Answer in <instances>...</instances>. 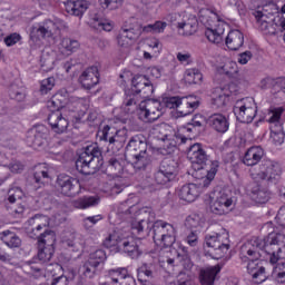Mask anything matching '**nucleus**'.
Here are the masks:
<instances>
[{
  "mask_svg": "<svg viewBox=\"0 0 285 285\" xmlns=\"http://www.w3.org/2000/svg\"><path fill=\"white\" fill-rule=\"evenodd\" d=\"M199 22L197 21V17L189 16L188 18L183 19V21L177 23V29L179 35L184 37H190L197 32V28Z\"/></svg>",
  "mask_w": 285,
  "mask_h": 285,
  "instance_id": "obj_28",
  "label": "nucleus"
},
{
  "mask_svg": "<svg viewBox=\"0 0 285 285\" xmlns=\"http://www.w3.org/2000/svg\"><path fill=\"white\" fill-rule=\"evenodd\" d=\"M284 127H271V139L275 146H282L284 144Z\"/></svg>",
  "mask_w": 285,
  "mask_h": 285,
  "instance_id": "obj_45",
  "label": "nucleus"
},
{
  "mask_svg": "<svg viewBox=\"0 0 285 285\" xmlns=\"http://www.w3.org/2000/svg\"><path fill=\"white\" fill-rule=\"evenodd\" d=\"M222 273V265L217 264L204 269H200L199 279L202 285H214L217 275Z\"/></svg>",
  "mask_w": 285,
  "mask_h": 285,
  "instance_id": "obj_30",
  "label": "nucleus"
},
{
  "mask_svg": "<svg viewBox=\"0 0 285 285\" xmlns=\"http://www.w3.org/2000/svg\"><path fill=\"white\" fill-rule=\"evenodd\" d=\"M265 155L264 148L259 146L249 147L243 157V164L245 166H257L259 161L261 164L264 161Z\"/></svg>",
  "mask_w": 285,
  "mask_h": 285,
  "instance_id": "obj_25",
  "label": "nucleus"
},
{
  "mask_svg": "<svg viewBox=\"0 0 285 285\" xmlns=\"http://www.w3.org/2000/svg\"><path fill=\"white\" fill-rule=\"evenodd\" d=\"M78 83L85 90H92L99 83V69L97 67H89L78 78Z\"/></svg>",
  "mask_w": 285,
  "mask_h": 285,
  "instance_id": "obj_20",
  "label": "nucleus"
},
{
  "mask_svg": "<svg viewBox=\"0 0 285 285\" xmlns=\"http://www.w3.org/2000/svg\"><path fill=\"white\" fill-rule=\"evenodd\" d=\"M107 259H108V255L106 254V250L97 249L92 252L89 255L88 261L82 265V273L85 277L92 279V277H95L98 273L97 268H99L101 264H106Z\"/></svg>",
  "mask_w": 285,
  "mask_h": 285,
  "instance_id": "obj_13",
  "label": "nucleus"
},
{
  "mask_svg": "<svg viewBox=\"0 0 285 285\" xmlns=\"http://www.w3.org/2000/svg\"><path fill=\"white\" fill-rule=\"evenodd\" d=\"M8 168L11 173L14 175L21 174L22 170H24L26 165L21 160H12L9 165Z\"/></svg>",
  "mask_w": 285,
  "mask_h": 285,
  "instance_id": "obj_57",
  "label": "nucleus"
},
{
  "mask_svg": "<svg viewBox=\"0 0 285 285\" xmlns=\"http://www.w3.org/2000/svg\"><path fill=\"white\" fill-rule=\"evenodd\" d=\"M233 88H235V83L217 88L216 96L212 98V106L215 108H224V106H226V101H228V97L233 95Z\"/></svg>",
  "mask_w": 285,
  "mask_h": 285,
  "instance_id": "obj_26",
  "label": "nucleus"
},
{
  "mask_svg": "<svg viewBox=\"0 0 285 285\" xmlns=\"http://www.w3.org/2000/svg\"><path fill=\"white\" fill-rule=\"evenodd\" d=\"M205 245L209 248L206 255L212 259H223L230 250V234L226 229L218 233L207 234L205 236Z\"/></svg>",
  "mask_w": 285,
  "mask_h": 285,
  "instance_id": "obj_8",
  "label": "nucleus"
},
{
  "mask_svg": "<svg viewBox=\"0 0 285 285\" xmlns=\"http://www.w3.org/2000/svg\"><path fill=\"white\" fill-rule=\"evenodd\" d=\"M150 233L154 242H159L161 244V237L164 233V220H157L154 223V220L150 224Z\"/></svg>",
  "mask_w": 285,
  "mask_h": 285,
  "instance_id": "obj_44",
  "label": "nucleus"
},
{
  "mask_svg": "<svg viewBox=\"0 0 285 285\" xmlns=\"http://www.w3.org/2000/svg\"><path fill=\"white\" fill-rule=\"evenodd\" d=\"M282 175V167L279 164L271 160V159H263L262 164L259 165V179L263 181H268L269 184H277Z\"/></svg>",
  "mask_w": 285,
  "mask_h": 285,
  "instance_id": "obj_15",
  "label": "nucleus"
},
{
  "mask_svg": "<svg viewBox=\"0 0 285 285\" xmlns=\"http://www.w3.org/2000/svg\"><path fill=\"white\" fill-rule=\"evenodd\" d=\"M178 197L183 199V202L193 204V202L199 197V187L197 184H186L179 189Z\"/></svg>",
  "mask_w": 285,
  "mask_h": 285,
  "instance_id": "obj_32",
  "label": "nucleus"
},
{
  "mask_svg": "<svg viewBox=\"0 0 285 285\" xmlns=\"http://www.w3.org/2000/svg\"><path fill=\"white\" fill-rule=\"evenodd\" d=\"M55 88V77H49L41 81L40 83V92L41 95H48L50 90Z\"/></svg>",
  "mask_w": 285,
  "mask_h": 285,
  "instance_id": "obj_55",
  "label": "nucleus"
},
{
  "mask_svg": "<svg viewBox=\"0 0 285 285\" xmlns=\"http://www.w3.org/2000/svg\"><path fill=\"white\" fill-rule=\"evenodd\" d=\"M206 124L213 128L216 132L224 135V132H228V128H230V122L228 121V117L223 114H213L206 119Z\"/></svg>",
  "mask_w": 285,
  "mask_h": 285,
  "instance_id": "obj_23",
  "label": "nucleus"
},
{
  "mask_svg": "<svg viewBox=\"0 0 285 285\" xmlns=\"http://www.w3.org/2000/svg\"><path fill=\"white\" fill-rule=\"evenodd\" d=\"M185 83L189 86L202 83L204 81V75L197 68L187 69L184 75Z\"/></svg>",
  "mask_w": 285,
  "mask_h": 285,
  "instance_id": "obj_36",
  "label": "nucleus"
},
{
  "mask_svg": "<svg viewBox=\"0 0 285 285\" xmlns=\"http://www.w3.org/2000/svg\"><path fill=\"white\" fill-rule=\"evenodd\" d=\"M155 86L146 75H136L131 79V89L125 91L121 109L126 115H135L139 110L141 99H150Z\"/></svg>",
  "mask_w": 285,
  "mask_h": 285,
  "instance_id": "obj_2",
  "label": "nucleus"
},
{
  "mask_svg": "<svg viewBox=\"0 0 285 285\" xmlns=\"http://www.w3.org/2000/svg\"><path fill=\"white\" fill-rule=\"evenodd\" d=\"M138 37H141V24L137 22L129 26L125 24L117 36L118 46L120 48H130V43L137 41Z\"/></svg>",
  "mask_w": 285,
  "mask_h": 285,
  "instance_id": "obj_16",
  "label": "nucleus"
},
{
  "mask_svg": "<svg viewBox=\"0 0 285 285\" xmlns=\"http://www.w3.org/2000/svg\"><path fill=\"white\" fill-rule=\"evenodd\" d=\"M60 47L63 48L66 52H77L79 49V41L70 38H63L60 42Z\"/></svg>",
  "mask_w": 285,
  "mask_h": 285,
  "instance_id": "obj_50",
  "label": "nucleus"
},
{
  "mask_svg": "<svg viewBox=\"0 0 285 285\" xmlns=\"http://www.w3.org/2000/svg\"><path fill=\"white\" fill-rule=\"evenodd\" d=\"M163 109L169 108V110L177 109L179 117H188V115H193L197 108H199V100L194 98L193 96L188 97H166L163 98Z\"/></svg>",
  "mask_w": 285,
  "mask_h": 285,
  "instance_id": "obj_9",
  "label": "nucleus"
},
{
  "mask_svg": "<svg viewBox=\"0 0 285 285\" xmlns=\"http://www.w3.org/2000/svg\"><path fill=\"white\" fill-rule=\"evenodd\" d=\"M50 218L43 214H36L24 223V230L28 237L37 239L38 244H47L55 239V232L49 229Z\"/></svg>",
  "mask_w": 285,
  "mask_h": 285,
  "instance_id": "obj_7",
  "label": "nucleus"
},
{
  "mask_svg": "<svg viewBox=\"0 0 285 285\" xmlns=\"http://www.w3.org/2000/svg\"><path fill=\"white\" fill-rule=\"evenodd\" d=\"M21 39V35L14 32V33H10L9 36H7L4 38V43L6 46H8V48L12 47V46H17V43H19Z\"/></svg>",
  "mask_w": 285,
  "mask_h": 285,
  "instance_id": "obj_60",
  "label": "nucleus"
},
{
  "mask_svg": "<svg viewBox=\"0 0 285 285\" xmlns=\"http://www.w3.org/2000/svg\"><path fill=\"white\" fill-rule=\"evenodd\" d=\"M209 209L214 215H226L228 213V209L217 200L210 204Z\"/></svg>",
  "mask_w": 285,
  "mask_h": 285,
  "instance_id": "obj_56",
  "label": "nucleus"
},
{
  "mask_svg": "<svg viewBox=\"0 0 285 285\" xmlns=\"http://www.w3.org/2000/svg\"><path fill=\"white\" fill-rule=\"evenodd\" d=\"M102 8H108L109 10H117V8H120L121 3H124V0H99Z\"/></svg>",
  "mask_w": 285,
  "mask_h": 285,
  "instance_id": "obj_59",
  "label": "nucleus"
},
{
  "mask_svg": "<svg viewBox=\"0 0 285 285\" xmlns=\"http://www.w3.org/2000/svg\"><path fill=\"white\" fill-rule=\"evenodd\" d=\"M277 269L276 282L278 284H285V263H279Z\"/></svg>",
  "mask_w": 285,
  "mask_h": 285,
  "instance_id": "obj_63",
  "label": "nucleus"
},
{
  "mask_svg": "<svg viewBox=\"0 0 285 285\" xmlns=\"http://www.w3.org/2000/svg\"><path fill=\"white\" fill-rule=\"evenodd\" d=\"M225 43L229 50H239L244 46V33L237 29L229 31Z\"/></svg>",
  "mask_w": 285,
  "mask_h": 285,
  "instance_id": "obj_33",
  "label": "nucleus"
},
{
  "mask_svg": "<svg viewBox=\"0 0 285 285\" xmlns=\"http://www.w3.org/2000/svg\"><path fill=\"white\" fill-rule=\"evenodd\" d=\"M158 168H160L163 173H166V175L175 179V177H177V168H179V164L173 158H165L161 160Z\"/></svg>",
  "mask_w": 285,
  "mask_h": 285,
  "instance_id": "obj_35",
  "label": "nucleus"
},
{
  "mask_svg": "<svg viewBox=\"0 0 285 285\" xmlns=\"http://www.w3.org/2000/svg\"><path fill=\"white\" fill-rule=\"evenodd\" d=\"M129 164L136 170H146L153 164V156L148 153V142L142 135L131 137L126 146Z\"/></svg>",
  "mask_w": 285,
  "mask_h": 285,
  "instance_id": "obj_5",
  "label": "nucleus"
},
{
  "mask_svg": "<svg viewBox=\"0 0 285 285\" xmlns=\"http://www.w3.org/2000/svg\"><path fill=\"white\" fill-rule=\"evenodd\" d=\"M173 180H175V178L166 174L160 168H158V170L154 174V181L157 184V186H166V184H170Z\"/></svg>",
  "mask_w": 285,
  "mask_h": 285,
  "instance_id": "obj_46",
  "label": "nucleus"
},
{
  "mask_svg": "<svg viewBox=\"0 0 285 285\" xmlns=\"http://www.w3.org/2000/svg\"><path fill=\"white\" fill-rule=\"evenodd\" d=\"M204 121L206 119L202 115H196L193 119L191 122H189L187 126H193L194 129L197 130V128H203L204 127Z\"/></svg>",
  "mask_w": 285,
  "mask_h": 285,
  "instance_id": "obj_62",
  "label": "nucleus"
},
{
  "mask_svg": "<svg viewBox=\"0 0 285 285\" xmlns=\"http://www.w3.org/2000/svg\"><path fill=\"white\" fill-rule=\"evenodd\" d=\"M139 215L145 217L131 222V235L135 237H146L153 230L150 224L155 222V212L150 207H144L139 210Z\"/></svg>",
  "mask_w": 285,
  "mask_h": 285,
  "instance_id": "obj_10",
  "label": "nucleus"
},
{
  "mask_svg": "<svg viewBox=\"0 0 285 285\" xmlns=\"http://www.w3.org/2000/svg\"><path fill=\"white\" fill-rule=\"evenodd\" d=\"M205 37L210 41V43H222V41H224V28H207L205 30Z\"/></svg>",
  "mask_w": 285,
  "mask_h": 285,
  "instance_id": "obj_39",
  "label": "nucleus"
},
{
  "mask_svg": "<svg viewBox=\"0 0 285 285\" xmlns=\"http://www.w3.org/2000/svg\"><path fill=\"white\" fill-rule=\"evenodd\" d=\"M40 68L42 72H50L55 69V56L43 52L40 57Z\"/></svg>",
  "mask_w": 285,
  "mask_h": 285,
  "instance_id": "obj_43",
  "label": "nucleus"
},
{
  "mask_svg": "<svg viewBox=\"0 0 285 285\" xmlns=\"http://www.w3.org/2000/svg\"><path fill=\"white\" fill-rule=\"evenodd\" d=\"M161 140L165 141L164 150H166V155H173V153L177 150V146H179V144H186L188 138L179 134H176V135L165 134Z\"/></svg>",
  "mask_w": 285,
  "mask_h": 285,
  "instance_id": "obj_27",
  "label": "nucleus"
},
{
  "mask_svg": "<svg viewBox=\"0 0 285 285\" xmlns=\"http://www.w3.org/2000/svg\"><path fill=\"white\" fill-rule=\"evenodd\" d=\"M139 115L144 121H148L153 124V121H157L161 115H164V106L161 101L157 99H148L141 101L139 105Z\"/></svg>",
  "mask_w": 285,
  "mask_h": 285,
  "instance_id": "obj_12",
  "label": "nucleus"
},
{
  "mask_svg": "<svg viewBox=\"0 0 285 285\" xmlns=\"http://www.w3.org/2000/svg\"><path fill=\"white\" fill-rule=\"evenodd\" d=\"M121 239H124V236L119 232H115L114 234H109L102 244L105 248H112V246H118L119 248Z\"/></svg>",
  "mask_w": 285,
  "mask_h": 285,
  "instance_id": "obj_47",
  "label": "nucleus"
},
{
  "mask_svg": "<svg viewBox=\"0 0 285 285\" xmlns=\"http://www.w3.org/2000/svg\"><path fill=\"white\" fill-rule=\"evenodd\" d=\"M262 253L267 255L272 264H277L279 259H285V235L282 233H271L264 238L254 237L240 247L242 262H248L247 273L255 284H263L268 279L264 262L259 261Z\"/></svg>",
  "mask_w": 285,
  "mask_h": 285,
  "instance_id": "obj_1",
  "label": "nucleus"
},
{
  "mask_svg": "<svg viewBox=\"0 0 285 285\" xmlns=\"http://www.w3.org/2000/svg\"><path fill=\"white\" fill-rule=\"evenodd\" d=\"M2 242L8 246L9 248H19L21 246V238L17 236V234L7 230L2 233Z\"/></svg>",
  "mask_w": 285,
  "mask_h": 285,
  "instance_id": "obj_41",
  "label": "nucleus"
},
{
  "mask_svg": "<svg viewBox=\"0 0 285 285\" xmlns=\"http://www.w3.org/2000/svg\"><path fill=\"white\" fill-rule=\"evenodd\" d=\"M244 101H248V98L236 102L234 114L237 121H240V124H253V120L257 117V106L248 107Z\"/></svg>",
  "mask_w": 285,
  "mask_h": 285,
  "instance_id": "obj_18",
  "label": "nucleus"
},
{
  "mask_svg": "<svg viewBox=\"0 0 285 285\" xmlns=\"http://www.w3.org/2000/svg\"><path fill=\"white\" fill-rule=\"evenodd\" d=\"M56 188L63 197L72 198L81 193V183L68 174H60L56 180Z\"/></svg>",
  "mask_w": 285,
  "mask_h": 285,
  "instance_id": "obj_11",
  "label": "nucleus"
},
{
  "mask_svg": "<svg viewBox=\"0 0 285 285\" xmlns=\"http://www.w3.org/2000/svg\"><path fill=\"white\" fill-rule=\"evenodd\" d=\"M109 275H111L112 282L120 285H137V281L130 274H128L127 268L110 269Z\"/></svg>",
  "mask_w": 285,
  "mask_h": 285,
  "instance_id": "obj_29",
  "label": "nucleus"
},
{
  "mask_svg": "<svg viewBox=\"0 0 285 285\" xmlns=\"http://www.w3.org/2000/svg\"><path fill=\"white\" fill-rule=\"evenodd\" d=\"M259 22H261V30H268V32L275 33V31H271V28L274 30H277V27H275V23L273 22V18L271 20H266V14L259 12Z\"/></svg>",
  "mask_w": 285,
  "mask_h": 285,
  "instance_id": "obj_53",
  "label": "nucleus"
},
{
  "mask_svg": "<svg viewBox=\"0 0 285 285\" xmlns=\"http://www.w3.org/2000/svg\"><path fill=\"white\" fill-rule=\"evenodd\" d=\"M176 285H193L190 276L184 272H180L176 279Z\"/></svg>",
  "mask_w": 285,
  "mask_h": 285,
  "instance_id": "obj_61",
  "label": "nucleus"
},
{
  "mask_svg": "<svg viewBox=\"0 0 285 285\" xmlns=\"http://www.w3.org/2000/svg\"><path fill=\"white\" fill-rule=\"evenodd\" d=\"M186 228L193 230V228H199L202 226V216L199 214H190L185 220Z\"/></svg>",
  "mask_w": 285,
  "mask_h": 285,
  "instance_id": "obj_51",
  "label": "nucleus"
},
{
  "mask_svg": "<svg viewBox=\"0 0 285 285\" xmlns=\"http://www.w3.org/2000/svg\"><path fill=\"white\" fill-rule=\"evenodd\" d=\"M137 210H139V207L135 204H131L130 199H127L119 205L117 215L118 217H124L126 219L128 215H132L134 213H137Z\"/></svg>",
  "mask_w": 285,
  "mask_h": 285,
  "instance_id": "obj_40",
  "label": "nucleus"
},
{
  "mask_svg": "<svg viewBox=\"0 0 285 285\" xmlns=\"http://www.w3.org/2000/svg\"><path fill=\"white\" fill-rule=\"evenodd\" d=\"M46 139H48V129L43 125L33 126L26 135L27 146L35 149L41 148L46 144Z\"/></svg>",
  "mask_w": 285,
  "mask_h": 285,
  "instance_id": "obj_17",
  "label": "nucleus"
},
{
  "mask_svg": "<svg viewBox=\"0 0 285 285\" xmlns=\"http://www.w3.org/2000/svg\"><path fill=\"white\" fill-rule=\"evenodd\" d=\"M72 105L69 104L68 92L58 91L51 97L47 102V108H49L50 114L48 116L49 126L53 132L58 135H63L68 130L70 122L61 114L62 108H70Z\"/></svg>",
  "mask_w": 285,
  "mask_h": 285,
  "instance_id": "obj_4",
  "label": "nucleus"
},
{
  "mask_svg": "<svg viewBox=\"0 0 285 285\" xmlns=\"http://www.w3.org/2000/svg\"><path fill=\"white\" fill-rule=\"evenodd\" d=\"M50 175L48 173V168L46 167H39L35 173H33V180L36 184H46V179H49Z\"/></svg>",
  "mask_w": 285,
  "mask_h": 285,
  "instance_id": "obj_52",
  "label": "nucleus"
},
{
  "mask_svg": "<svg viewBox=\"0 0 285 285\" xmlns=\"http://www.w3.org/2000/svg\"><path fill=\"white\" fill-rule=\"evenodd\" d=\"M246 190L256 204H266L271 199V191L255 181L249 183Z\"/></svg>",
  "mask_w": 285,
  "mask_h": 285,
  "instance_id": "obj_21",
  "label": "nucleus"
},
{
  "mask_svg": "<svg viewBox=\"0 0 285 285\" xmlns=\"http://www.w3.org/2000/svg\"><path fill=\"white\" fill-rule=\"evenodd\" d=\"M176 242L175 227L166 222L163 223V237L160 244L164 248H170Z\"/></svg>",
  "mask_w": 285,
  "mask_h": 285,
  "instance_id": "obj_34",
  "label": "nucleus"
},
{
  "mask_svg": "<svg viewBox=\"0 0 285 285\" xmlns=\"http://www.w3.org/2000/svg\"><path fill=\"white\" fill-rule=\"evenodd\" d=\"M187 158L191 161L193 169L195 170V176L203 180L204 188H208L210 186V181L215 179L217 175V170L219 169V161H212L208 159V154L204 150L202 144L196 142L191 145L187 151Z\"/></svg>",
  "mask_w": 285,
  "mask_h": 285,
  "instance_id": "obj_3",
  "label": "nucleus"
},
{
  "mask_svg": "<svg viewBox=\"0 0 285 285\" xmlns=\"http://www.w3.org/2000/svg\"><path fill=\"white\" fill-rule=\"evenodd\" d=\"M216 202L226 207L228 210V208L233 206V196L226 191H220L216 198Z\"/></svg>",
  "mask_w": 285,
  "mask_h": 285,
  "instance_id": "obj_54",
  "label": "nucleus"
},
{
  "mask_svg": "<svg viewBox=\"0 0 285 285\" xmlns=\"http://www.w3.org/2000/svg\"><path fill=\"white\" fill-rule=\"evenodd\" d=\"M99 204V197L97 196H83L75 200L73 206L76 208H90V206H97Z\"/></svg>",
  "mask_w": 285,
  "mask_h": 285,
  "instance_id": "obj_42",
  "label": "nucleus"
},
{
  "mask_svg": "<svg viewBox=\"0 0 285 285\" xmlns=\"http://www.w3.org/2000/svg\"><path fill=\"white\" fill-rule=\"evenodd\" d=\"M55 242L56 236H53V239L47 240L46 244H39V250H38V259L39 262H42V264H46L52 259V256L55 255Z\"/></svg>",
  "mask_w": 285,
  "mask_h": 285,
  "instance_id": "obj_31",
  "label": "nucleus"
},
{
  "mask_svg": "<svg viewBox=\"0 0 285 285\" xmlns=\"http://www.w3.org/2000/svg\"><path fill=\"white\" fill-rule=\"evenodd\" d=\"M107 170L112 173V175H121L124 173V165H121L119 159L112 157L108 160Z\"/></svg>",
  "mask_w": 285,
  "mask_h": 285,
  "instance_id": "obj_48",
  "label": "nucleus"
},
{
  "mask_svg": "<svg viewBox=\"0 0 285 285\" xmlns=\"http://www.w3.org/2000/svg\"><path fill=\"white\" fill-rule=\"evenodd\" d=\"M283 114L284 107H271L268 109L269 118L267 121L272 124L271 128H278V126H282L281 119Z\"/></svg>",
  "mask_w": 285,
  "mask_h": 285,
  "instance_id": "obj_38",
  "label": "nucleus"
},
{
  "mask_svg": "<svg viewBox=\"0 0 285 285\" xmlns=\"http://www.w3.org/2000/svg\"><path fill=\"white\" fill-rule=\"evenodd\" d=\"M68 277L66 275L52 276L50 285H68Z\"/></svg>",
  "mask_w": 285,
  "mask_h": 285,
  "instance_id": "obj_64",
  "label": "nucleus"
},
{
  "mask_svg": "<svg viewBox=\"0 0 285 285\" xmlns=\"http://www.w3.org/2000/svg\"><path fill=\"white\" fill-rule=\"evenodd\" d=\"M9 97L10 99H14V101H23V99H26V92H23V89L19 88V86L11 85L9 87Z\"/></svg>",
  "mask_w": 285,
  "mask_h": 285,
  "instance_id": "obj_49",
  "label": "nucleus"
},
{
  "mask_svg": "<svg viewBox=\"0 0 285 285\" xmlns=\"http://www.w3.org/2000/svg\"><path fill=\"white\" fill-rule=\"evenodd\" d=\"M104 166V151L97 145L87 146L76 160V169L81 175H96Z\"/></svg>",
  "mask_w": 285,
  "mask_h": 285,
  "instance_id": "obj_6",
  "label": "nucleus"
},
{
  "mask_svg": "<svg viewBox=\"0 0 285 285\" xmlns=\"http://www.w3.org/2000/svg\"><path fill=\"white\" fill-rule=\"evenodd\" d=\"M63 21L61 19L45 20L39 27H33L31 30V37L37 35V37H52L61 30Z\"/></svg>",
  "mask_w": 285,
  "mask_h": 285,
  "instance_id": "obj_19",
  "label": "nucleus"
},
{
  "mask_svg": "<svg viewBox=\"0 0 285 285\" xmlns=\"http://www.w3.org/2000/svg\"><path fill=\"white\" fill-rule=\"evenodd\" d=\"M119 250H122L125 255H128L131 259H137L139 255H141V250H139V245L137 240L129 235L122 236L120 239Z\"/></svg>",
  "mask_w": 285,
  "mask_h": 285,
  "instance_id": "obj_22",
  "label": "nucleus"
},
{
  "mask_svg": "<svg viewBox=\"0 0 285 285\" xmlns=\"http://www.w3.org/2000/svg\"><path fill=\"white\" fill-rule=\"evenodd\" d=\"M137 277L140 285H155V283L150 282V277H153V269H150V265L142 264L137 271Z\"/></svg>",
  "mask_w": 285,
  "mask_h": 285,
  "instance_id": "obj_37",
  "label": "nucleus"
},
{
  "mask_svg": "<svg viewBox=\"0 0 285 285\" xmlns=\"http://www.w3.org/2000/svg\"><path fill=\"white\" fill-rule=\"evenodd\" d=\"M99 132L101 141H108V148H110L114 153H117L124 148L126 144V136L119 135V130L115 129V127L106 125Z\"/></svg>",
  "mask_w": 285,
  "mask_h": 285,
  "instance_id": "obj_14",
  "label": "nucleus"
},
{
  "mask_svg": "<svg viewBox=\"0 0 285 285\" xmlns=\"http://www.w3.org/2000/svg\"><path fill=\"white\" fill-rule=\"evenodd\" d=\"M188 246H191V248H195L199 244V235L197 234V230H190L185 238Z\"/></svg>",
  "mask_w": 285,
  "mask_h": 285,
  "instance_id": "obj_58",
  "label": "nucleus"
},
{
  "mask_svg": "<svg viewBox=\"0 0 285 285\" xmlns=\"http://www.w3.org/2000/svg\"><path fill=\"white\" fill-rule=\"evenodd\" d=\"M88 8H90V2L87 0H67L65 2L66 12L72 17H79V19L86 14Z\"/></svg>",
  "mask_w": 285,
  "mask_h": 285,
  "instance_id": "obj_24",
  "label": "nucleus"
}]
</instances>
